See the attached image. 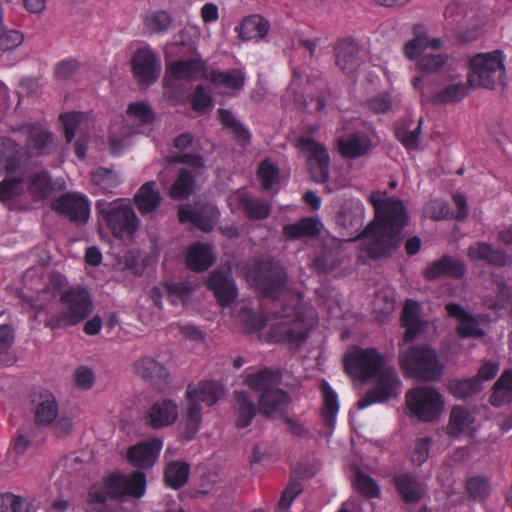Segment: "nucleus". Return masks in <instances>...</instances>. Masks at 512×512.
Instances as JSON below:
<instances>
[{"label":"nucleus","mask_w":512,"mask_h":512,"mask_svg":"<svg viewBox=\"0 0 512 512\" xmlns=\"http://www.w3.org/2000/svg\"><path fill=\"white\" fill-rule=\"evenodd\" d=\"M218 115L221 123L231 129L241 143L245 144L249 141L250 133L237 121L230 111L219 110Z\"/></svg>","instance_id":"nucleus-53"},{"label":"nucleus","mask_w":512,"mask_h":512,"mask_svg":"<svg viewBox=\"0 0 512 512\" xmlns=\"http://www.w3.org/2000/svg\"><path fill=\"white\" fill-rule=\"evenodd\" d=\"M464 273L465 268L461 262L449 256H444L425 270V277L428 279H435L441 276L449 275L459 278L462 277Z\"/></svg>","instance_id":"nucleus-36"},{"label":"nucleus","mask_w":512,"mask_h":512,"mask_svg":"<svg viewBox=\"0 0 512 512\" xmlns=\"http://www.w3.org/2000/svg\"><path fill=\"white\" fill-rule=\"evenodd\" d=\"M356 488L369 497H375L379 494V488L376 482L366 474L358 472L355 478Z\"/></svg>","instance_id":"nucleus-62"},{"label":"nucleus","mask_w":512,"mask_h":512,"mask_svg":"<svg viewBox=\"0 0 512 512\" xmlns=\"http://www.w3.org/2000/svg\"><path fill=\"white\" fill-rule=\"evenodd\" d=\"M131 65L134 77L145 84L155 82L161 71L160 60L149 46L141 47L134 53Z\"/></svg>","instance_id":"nucleus-15"},{"label":"nucleus","mask_w":512,"mask_h":512,"mask_svg":"<svg viewBox=\"0 0 512 512\" xmlns=\"http://www.w3.org/2000/svg\"><path fill=\"white\" fill-rule=\"evenodd\" d=\"M58 415V404L54 395L43 391L38 396L35 408V419L39 424H51Z\"/></svg>","instance_id":"nucleus-37"},{"label":"nucleus","mask_w":512,"mask_h":512,"mask_svg":"<svg viewBox=\"0 0 512 512\" xmlns=\"http://www.w3.org/2000/svg\"><path fill=\"white\" fill-rule=\"evenodd\" d=\"M215 88H225L231 91H240L245 85L246 76L241 69L227 71L214 70L205 76Z\"/></svg>","instance_id":"nucleus-30"},{"label":"nucleus","mask_w":512,"mask_h":512,"mask_svg":"<svg viewBox=\"0 0 512 512\" xmlns=\"http://www.w3.org/2000/svg\"><path fill=\"white\" fill-rule=\"evenodd\" d=\"M295 147L307 158V164L314 181L326 182L330 165L326 148L309 136L300 137L296 141Z\"/></svg>","instance_id":"nucleus-13"},{"label":"nucleus","mask_w":512,"mask_h":512,"mask_svg":"<svg viewBox=\"0 0 512 512\" xmlns=\"http://www.w3.org/2000/svg\"><path fill=\"white\" fill-rule=\"evenodd\" d=\"M474 421L475 418L469 410L463 407H454L450 415L448 432L453 436H470L474 431Z\"/></svg>","instance_id":"nucleus-33"},{"label":"nucleus","mask_w":512,"mask_h":512,"mask_svg":"<svg viewBox=\"0 0 512 512\" xmlns=\"http://www.w3.org/2000/svg\"><path fill=\"white\" fill-rule=\"evenodd\" d=\"M270 30L268 20L260 15H249L234 29L241 41L259 42L265 38Z\"/></svg>","instance_id":"nucleus-25"},{"label":"nucleus","mask_w":512,"mask_h":512,"mask_svg":"<svg viewBox=\"0 0 512 512\" xmlns=\"http://www.w3.org/2000/svg\"><path fill=\"white\" fill-rule=\"evenodd\" d=\"M133 371L136 375L154 385L166 382L169 377L166 366L152 356H143L137 359L133 363Z\"/></svg>","instance_id":"nucleus-24"},{"label":"nucleus","mask_w":512,"mask_h":512,"mask_svg":"<svg viewBox=\"0 0 512 512\" xmlns=\"http://www.w3.org/2000/svg\"><path fill=\"white\" fill-rule=\"evenodd\" d=\"M189 466L183 462H171L165 470V480L171 488L182 487L188 480Z\"/></svg>","instance_id":"nucleus-47"},{"label":"nucleus","mask_w":512,"mask_h":512,"mask_svg":"<svg viewBox=\"0 0 512 512\" xmlns=\"http://www.w3.org/2000/svg\"><path fill=\"white\" fill-rule=\"evenodd\" d=\"M449 214L450 209L447 203L439 199L430 200L424 208V215L436 220L444 219Z\"/></svg>","instance_id":"nucleus-61"},{"label":"nucleus","mask_w":512,"mask_h":512,"mask_svg":"<svg viewBox=\"0 0 512 512\" xmlns=\"http://www.w3.org/2000/svg\"><path fill=\"white\" fill-rule=\"evenodd\" d=\"M280 376L277 372L263 369L246 376L245 384L254 391L262 392L259 398L260 411L267 417H277L282 414L289 403L288 395L276 388Z\"/></svg>","instance_id":"nucleus-5"},{"label":"nucleus","mask_w":512,"mask_h":512,"mask_svg":"<svg viewBox=\"0 0 512 512\" xmlns=\"http://www.w3.org/2000/svg\"><path fill=\"white\" fill-rule=\"evenodd\" d=\"M27 190L31 195L37 198L46 197L51 190L48 174L46 172H40L31 175L29 178Z\"/></svg>","instance_id":"nucleus-51"},{"label":"nucleus","mask_w":512,"mask_h":512,"mask_svg":"<svg viewBox=\"0 0 512 512\" xmlns=\"http://www.w3.org/2000/svg\"><path fill=\"white\" fill-rule=\"evenodd\" d=\"M207 285L223 307L228 306L238 295L235 283L230 276V269L214 271L210 275Z\"/></svg>","instance_id":"nucleus-23"},{"label":"nucleus","mask_w":512,"mask_h":512,"mask_svg":"<svg viewBox=\"0 0 512 512\" xmlns=\"http://www.w3.org/2000/svg\"><path fill=\"white\" fill-rule=\"evenodd\" d=\"M138 210L144 214L154 211L161 202V195L155 188V182H147L134 196Z\"/></svg>","instance_id":"nucleus-40"},{"label":"nucleus","mask_w":512,"mask_h":512,"mask_svg":"<svg viewBox=\"0 0 512 512\" xmlns=\"http://www.w3.org/2000/svg\"><path fill=\"white\" fill-rule=\"evenodd\" d=\"M322 393L324 402L322 414L330 425L334 422L339 410L338 397L336 392L326 382L322 384Z\"/></svg>","instance_id":"nucleus-49"},{"label":"nucleus","mask_w":512,"mask_h":512,"mask_svg":"<svg viewBox=\"0 0 512 512\" xmlns=\"http://www.w3.org/2000/svg\"><path fill=\"white\" fill-rule=\"evenodd\" d=\"M395 483L399 493L407 502H416L422 497L423 490L412 476L399 475Z\"/></svg>","instance_id":"nucleus-46"},{"label":"nucleus","mask_w":512,"mask_h":512,"mask_svg":"<svg viewBox=\"0 0 512 512\" xmlns=\"http://www.w3.org/2000/svg\"><path fill=\"white\" fill-rule=\"evenodd\" d=\"M399 363L406 376L422 380L437 379L442 375L444 368L436 350L424 345L410 346L402 350Z\"/></svg>","instance_id":"nucleus-6"},{"label":"nucleus","mask_w":512,"mask_h":512,"mask_svg":"<svg viewBox=\"0 0 512 512\" xmlns=\"http://www.w3.org/2000/svg\"><path fill=\"white\" fill-rule=\"evenodd\" d=\"M512 401V370L505 371L494 385L491 402L500 406Z\"/></svg>","instance_id":"nucleus-43"},{"label":"nucleus","mask_w":512,"mask_h":512,"mask_svg":"<svg viewBox=\"0 0 512 512\" xmlns=\"http://www.w3.org/2000/svg\"><path fill=\"white\" fill-rule=\"evenodd\" d=\"M468 257L472 261L484 260L497 266H506L512 263V258L508 254L494 250L491 245L482 242L469 247Z\"/></svg>","instance_id":"nucleus-31"},{"label":"nucleus","mask_w":512,"mask_h":512,"mask_svg":"<svg viewBox=\"0 0 512 512\" xmlns=\"http://www.w3.org/2000/svg\"><path fill=\"white\" fill-rule=\"evenodd\" d=\"M179 417L178 404L169 398L154 401L148 408L145 420L154 428L161 429L173 425Z\"/></svg>","instance_id":"nucleus-17"},{"label":"nucleus","mask_w":512,"mask_h":512,"mask_svg":"<svg viewBox=\"0 0 512 512\" xmlns=\"http://www.w3.org/2000/svg\"><path fill=\"white\" fill-rule=\"evenodd\" d=\"M236 425L238 427L248 426L256 414V407L253 401L245 392H237L235 396Z\"/></svg>","instance_id":"nucleus-42"},{"label":"nucleus","mask_w":512,"mask_h":512,"mask_svg":"<svg viewBox=\"0 0 512 512\" xmlns=\"http://www.w3.org/2000/svg\"><path fill=\"white\" fill-rule=\"evenodd\" d=\"M26 135V155L28 158L50 154L54 148L52 135L42 126L25 125L22 127Z\"/></svg>","instance_id":"nucleus-19"},{"label":"nucleus","mask_w":512,"mask_h":512,"mask_svg":"<svg viewBox=\"0 0 512 512\" xmlns=\"http://www.w3.org/2000/svg\"><path fill=\"white\" fill-rule=\"evenodd\" d=\"M223 388L220 384L213 381H204L198 385H189L186 390V399L189 403L200 402L211 406L223 396Z\"/></svg>","instance_id":"nucleus-28"},{"label":"nucleus","mask_w":512,"mask_h":512,"mask_svg":"<svg viewBox=\"0 0 512 512\" xmlns=\"http://www.w3.org/2000/svg\"><path fill=\"white\" fill-rule=\"evenodd\" d=\"M228 205L232 211L243 209L250 219H264L270 213V205L266 202L250 199L244 189L237 190L228 197Z\"/></svg>","instance_id":"nucleus-21"},{"label":"nucleus","mask_w":512,"mask_h":512,"mask_svg":"<svg viewBox=\"0 0 512 512\" xmlns=\"http://www.w3.org/2000/svg\"><path fill=\"white\" fill-rule=\"evenodd\" d=\"M422 77H414L411 85L414 90L420 92V94L427 100H431L436 103H454L464 99L472 89L469 82H465L460 75L451 76V82L445 86V88L437 93H434L430 88L422 86Z\"/></svg>","instance_id":"nucleus-14"},{"label":"nucleus","mask_w":512,"mask_h":512,"mask_svg":"<svg viewBox=\"0 0 512 512\" xmlns=\"http://www.w3.org/2000/svg\"><path fill=\"white\" fill-rule=\"evenodd\" d=\"M430 446L431 439L428 437L415 440L410 448L411 461L416 465L423 464L428 459Z\"/></svg>","instance_id":"nucleus-58"},{"label":"nucleus","mask_w":512,"mask_h":512,"mask_svg":"<svg viewBox=\"0 0 512 512\" xmlns=\"http://www.w3.org/2000/svg\"><path fill=\"white\" fill-rule=\"evenodd\" d=\"M194 187V180L190 173L183 169L170 190L173 199L181 200L190 195Z\"/></svg>","instance_id":"nucleus-50"},{"label":"nucleus","mask_w":512,"mask_h":512,"mask_svg":"<svg viewBox=\"0 0 512 512\" xmlns=\"http://www.w3.org/2000/svg\"><path fill=\"white\" fill-rule=\"evenodd\" d=\"M24 41L23 34L18 30H7L2 27L0 32V51H9L19 47Z\"/></svg>","instance_id":"nucleus-60"},{"label":"nucleus","mask_w":512,"mask_h":512,"mask_svg":"<svg viewBox=\"0 0 512 512\" xmlns=\"http://www.w3.org/2000/svg\"><path fill=\"white\" fill-rule=\"evenodd\" d=\"M420 306L418 302L407 300L402 312V325L406 331L403 337L404 342H410L424 333L429 323L423 321L419 315Z\"/></svg>","instance_id":"nucleus-26"},{"label":"nucleus","mask_w":512,"mask_h":512,"mask_svg":"<svg viewBox=\"0 0 512 512\" xmlns=\"http://www.w3.org/2000/svg\"><path fill=\"white\" fill-rule=\"evenodd\" d=\"M358 48L351 41H342L336 47V64L346 74H352L359 66Z\"/></svg>","instance_id":"nucleus-38"},{"label":"nucleus","mask_w":512,"mask_h":512,"mask_svg":"<svg viewBox=\"0 0 512 512\" xmlns=\"http://www.w3.org/2000/svg\"><path fill=\"white\" fill-rule=\"evenodd\" d=\"M215 261V255L209 245L195 243L191 245L186 253V264L194 271L207 270Z\"/></svg>","instance_id":"nucleus-32"},{"label":"nucleus","mask_w":512,"mask_h":512,"mask_svg":"<svg viewBox=\"0 0 512 512\" xmlns=\"http://www.w3.org/2000/svg\"><path fill=\"white\" fill-rule=\"evenodd\" d=\"M23 155L16 142L9 138L0 139V172L11 173L20 165Z\"/></svg>","instance_id":"nucleus-35"},{"label":"nucleus","mask_w":512,"mask_h":512,"mask_svg":"<svg viewBox=\"0 0 512 512\" xmlns=\"http://www.w3.org/2000/svg\"><path fill=\"white\" fill-rule=\"evenodd\" d=\"M53 207L75 221L86 222L89 218L90 206L86 197L81 194L68 193L58 198L53 203Z\"/></svg>","instance_id":"nucleus-22"},{"label":"nucleus","mask_w":512,"mask_h":512,"mask_svg":"<svg viewBox=\"0 0 512 512\" xmlns=\"http://www.w3.org/2000/svg\"><path fill=\"white\" fill-rule=\"evenodd\" d=\"M291 306L287 305L276 313L269 324L264 317L249 309H243L237 321L247 333H255L261 341L267 343L289 342L297 344L303 341L309 329L314 325L316 314L314 309L301 303L300 295H292Z\"/></svg>","instance_id":"nucleus-2"},{"label":"nucleus","mask_w":512,"mask_h":512,"mask_svg":"<svg viewBox=\"0 0 512 512\" xmlns=\"http://www.w3.org/2000/svg\"><path fill=\"white\" fill-rule=\"evenodd\" d=\"M192 108L204 113L212 108V99L202 86H198L191 99Z\"/></svg>","instance_id":"nucleus-64"},{"label":"nucleus","mask_w":512,"mask_h":512,"mask_svg":"<svg viewBox=\"0 0 512 512\" xmlns=\"http://www.w3.org/2000/svg\"><path fill=\"white\" fill-rule=\"evenodd\" d=\"M447 314L457 322V331L462 337H479L483 335L478 318L470 315L463 307L457 304L446 305Z\"/></svg>","instance_id":"nucleus-27"},{"label":"nucleus","mask_w":512,"mask_h":512,"mask_svg":"<svg viewBox=\"0 0 512 512\" xmlns=\"http://www.w3.org/2000/svg\"><path fill=\"white\" fill-rule=\"evenodd\" d=\"M96 209L112 233L121 239H129L138 228V219L133 209L122 199L112 202L98 200Z\"/></svg>","instance_id":"nucleus-10"},{"label":"nucleus","mask_w":512,"mask_h":512,"mask_svg":"<svg viewBox=\"0 0 512 512\" xmlns=\"http://www.w3.org/2000/svg\"><path fill=\"white\" fill-rule=\"evenodd\" d=\"M504 73L501 52L479 53L470 59L468 82L471 88H494Z\"/></svg>","instance_id":"nucleus-11"},{"label":"nucleus","mask_w":512,"mask_h":512,"mask_svg":"<svg viewBox=\"0 0 512 512\" xmlns=\"http://www.w3.org/2000/svg\"><path fill=\"white\" fill-rule=\"evenodd\" d=\"M20 295L31 308L39 311L60 294V315L52 319L53 328L60 325H76L93 310V304L87 291L80 288L64 290L66 277L55 271H47L44 265L26 270L22 278Z\"/></svg>","instance_id":"nucleus-1"},{"label":"nucleus","mask_w":512,"mask_h":512,"mask_svg":"<svg viewBox=\"0 0 512 512\" xmlns=\"http://www.w3.org/2000/svg\"><path fill=\"white\" fill-rule=\"evenodd\" d=\"M369 200L375 210V218L358 238L369 258L390 254L400 244L401 232L408 222L404 204L384 191H373Z\"/></svg>","instance_id":"nucleus-3"},{"label":"nucleus","mask_w":512,"mask_h":512,"mask_svg":"<svg viewBox=\"0 0 512 512\" xmlns=\"http://www.w3.org/2000/svg\"><path fill=\"white\" fill-rule=\"evenodd\" d=\"M451 58L447 54L427 53L423 55L417 62V67L421 71L423 78L422 86H424L425 75L439 72L442 68L448 66Z\"/></svg>","instance_id":"nucleus-41"},{"label":"nucleus","mask_w":512,"mask_h":512,"mask_svg":"<svg viewBox=\"0 0 512 512\" xmlns=\"http://www.w3.org/2000/svg\"><path fill=\"white\" fill-rule=\"evenodd\" d=\"M449 391L457 398H466L480 391L482 386L475 383L473 378L463 380H453L448 385Z\"/></svg>","instance_id":"nucleus-54"},{"label":"nucleus","mask_w":512,"mask_h":512,"mask_svg":"<svg viewBox=\"0 0 512 512\" xmlns=\"http://www.w3.org/2000/svg\"><path fill=\"white\" fill-rule=\"evenodd\" d=\"M467 490L472 497L481 498L488 494L490 490V483L485 477H472L467 482Z\"/></svg>","instance_id":"nucleus-63"},{"label":"nucleus","mask_w":512,"mask_h":512,"mask_svg":"<svg viewBox=\"0 0 512 512\" xmlns=\"http://www.w3.org/2000/svg\"><path fill=\"white\" fill-rule=\"evenodd\" d=\"M344 365L347 373L356 379H377L376 387L365 399L358 402V408L364 409L374 402H382L398 395L400 380L396 371L385 364L384 358L374 348H350L345 357Z\"/></svg>","instance_id":"nucleus-4"},{"label":"nucleus","mask_w":512,"mask_h":512,"mask_svg":"<svg viewBox=\"0 0 512 512\" xmlns=\"http://www.w3.org/2000/svg\"><path fill=\"white\" fill-rule=\"evenodd\" d=\"M24 191L22 180L8 178L0 182V201L9 202Z\"/></svg>","instance_id":"nucleus-59"},{"label":"nucleus","mask_w":512,"mask_h":512,"mask_svg":"<svg viewBox=\"0 0 512 512\" xmlns=\"http://www.w3.org/2000/svg\"><path fill=\"white\" fill-rule=\"evenodd\" d=\"M405 402L409 415L421 422L437 421L445 409L442 395L433 387L419 386L409 390Z\"/></svg>","instance_id":"nucleus-9"},{"label":"nucleus","mask_w":512,"mask_h":512,"mask_svg":"<svg viewBox=\"0 0 512 512\" xmlns=\"http://www.w3.org/2000/svg\"><path fill=\"white\" fill-rule=\"evenodd\" d=\"M373 309L378 321H385L395 310V301L385 293H378L373 300Z\"/></svg>","instance_id":"nucleus-55"},{"label":"nucleus","mask_w":512,"mask_h":512,"mask_svg":"<svg viewBox=\"0 0 512 512\" xmlns=\"http://www.w3.org/2000/svg\"><path fill=\"white\" fill-rule=\"evenodd\" d=\"M320 228V222L312 218H305L298 223L285 226L284 234L292 239L313 237L319 233Z\"/></svg>","instance_id":"nucleus-44"},{"label":"nucleus","mask_w":512,"mask_h":512,"mask_svg":"<svg viewBox=\"0 0 512 512\" xmlns=\"http://www.w3.org/2000/svg\"><path fill=\"white\" fill-rule=\"evenodd\" d=\"M206 75H208L206 63L200 57L167 64L163 78L164 97L173 104H177L178 94L183 92L180 82L194 81Z\"/></svg>","instance_id":"nucleus-7"},{"label":"nucleus","mask_w":512,"mask_h":512,"mask_svg":"<svg viewBox=\"0 0 512 512\" xmlns=\"http://www.w3.org/2000/svg\"><path fill=\"white\" fill-rule=\"evenodd\" d=\"M219 216L220 212L213 205L182 206L179 210L181 222H190L205 232L212 230Z\"/></svg>","instance_id":"nucleus-20"},{"label":"nucleus","mask_w":512,"mask_h":512,"mask_svg":"<svg viewBox=\"0 0 512 512\" xmlns=\"http://www.w3.org/2000/svg\"><path fill=\"white\" fill-rule=\"evenodd\" d=\"M146 487L145 475L133 472L129 475L113 473L106 478L101 487H94L90 493L91 499L96 503H104L109 498L132 496L140 498Z\"/></svg>","instance_id":"nucleus-8"},{"label":"nucleus","mask_w":512,"mask_h":512,"mask_svg":"<svg viewBox=\"0 0 512 512\" xmlns=\"http://www.w3.org/2000/svg\"><path fill=\"white\" fill-rule=\"evenodd\" d=\"M0 512H30L28 501L13 494L0 495Z\"/></svg>","instance_id":"nucleus-56"},{"label":"nucleus","mask_w":512,"mask_h":512,"mask_svg":"<svg viewBox=\"0 0 512 512\" xmlns=\"http://www.w3.org/2000/svg\"><path fill=\"white\" fill-rule=\"evenodd\" d=\"M170 15L162 10L151 11L143 18L145 29L150 34H160L165 32L171 25Z\"/></svg>","instance_id":"nucleus-45"},{"label":"nucleus","mask_w":512,"mask_h":512,"mask_svg":"<svg viewBox=\"0 0 512 512\" xmlns=\"http://www.w3.org/2000/svg\"><path fill=\"white\" fill-rule=\"evenodd\" d=\"M413 37L403 47L404 56L411 60H419L427 50H438L442 46V40L430 36L426 27L417 24L412 30Z\"/></svg>","instance_id":"nucleus-18"},{"label":"nucleus","mask_w":512,"mask_h":512,"mask_svg":"<svg viewBox=\"0 0 512 512\" xmlns=\"http://www.w3.org/2000/svg\"><path fill=\"white\" fill-rule=\"evenodd\" d=\"M162 447L163 441L160 438L141 441L127 449L126 459L134 467L147 469L156 463Z\"/></svg>","instance_id":"nucleus-16"},{"label":"nucleus","mask_w":512,"mask_h":512,"mask_svg":"<svg viewBox=\"0 0 512 512\" xmlns=\"http://www.w3.org/2000/svg\"><path fill=\"white\" fill-rule=\"evenodd\" d=\"M129 120L140 125L149 124L154 120V113L151 107L144 102H135L129 105L127 109Z\"/></svg>","instance_id":"nucleus-52"},{"label":"nucleus","mask_w":512,"mask_h":512,"mask_svg":"<svg viewBox=\"0 0 512 512\" xmlns=\"http://www.w3.org/2000/svg\"><path fill=\"white\" fill-rule=\"evenodd\" d=\"M258 178L264 189L273 188L279 178L278 167L269 160H264L259 166Z\"/></svg>","instance_id":"nucleus-57"},{"label":"nucleus","mask_w":512,"mask_h":512,"mask_svg":"<svg viewBox=\"0 0 512 512\" xmlns=\"http://www.w3.org/2000/svg\"><path fill=\"white\" fill-rule=\"evenodd\" d=\"M190 292V288L179 283H164L150 290V298L156 306L160 305L161 298L166 296L172 303L184 301Z\"/></svg>","instance_id":"nucleus-39"},{"label":"nucleus","mask_w":512,"mask_h":512,"mask_svg":"<svg viewBox=\"0 0 512 512\" xmlns=\"http://www.w3.org/2000/svg\"><path fill=\"white\" fill-rule=\"evenodd\" d=\"M247 283L264 295L274 297L283 288L286 273L276 263H252L243 271Z\"/></svg>","instance_id":"nucleus-12"},{"label":"nucleus","mask_w":512,"mask_h":512,"mask_svg":"<svg viewBox=\"0 0 512 512\" xmlns=\"http://www.w3.org/2000/svg\"><path fill=\"white\" fill-rule=\"evenodd\" d=\"M201 421V407L197 403L187 401L185 413L178 426L181 438L191 440L198 432Z\"/></svg>","instance_id":"nucleus-34"},{"label":"nucleus","mask_w":512,"mask_h":512,"mask_svg":"<svg viewBox=\"0 0 512 512\" xmlns=\"http://www.w3.org/2000/svg\"><path fill=\"white\" fill-rule=\"evenodd\" d=\"M340 154L348 159H356L366 155L372 148V142L365 133H352L338 141Z\"/></svg>","instance_id":"nucleus-29"},{"label":"nucleus","mask_w":512,"mask_h":512,"mask_svg":"<svg viewBox=\"0 0 512 512\" xmlns=\"http://www.w3.org/2000/svg\"><path fill=\"white\" fill-rule=\"evenodd\" d=\"M63 123L65 137L70 142L76 135L78 130L88 126V119L83 113L68 112L60 117Z\"/></svg>","instance_id":"nucleus-48"}]
</instances>
